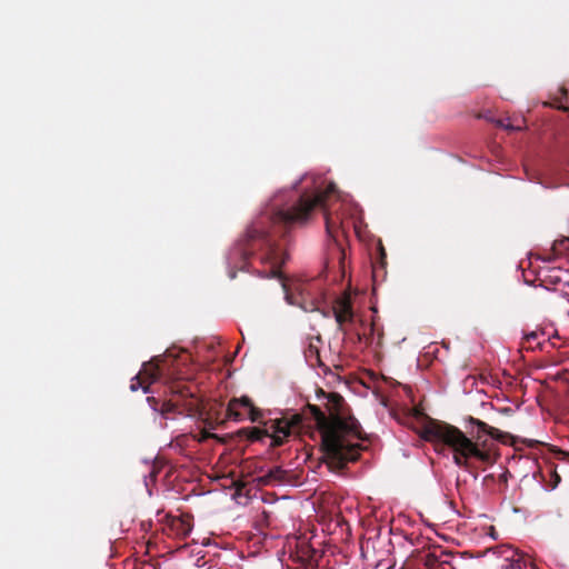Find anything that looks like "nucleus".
<instances>
[{
	"label": "nucleus",
	"mask_w": 569,
	"mask_h": 569,
	"mask_svg": "<svg viewBox=\"0 0 569 569\" xmlns=\"http://www.w3.org/2000/svg\"><path fill=\"white\" fill-rule=\"evenodd\" d=\"M320 345L322 340L319 336L309 338L308 349L303 350V356H320Z\"/></svg>",
	"instance_id": "nucleus-13"
},
{
	"label": "nucleus",
	"mask_w": 569,
	"mask_h": 569,
	"mask_svg": "<svg viewBox=\"0 0 569 569\" xmlns=\"http://www.w3.org/2000/svg\"><path fill=\"white\" fill-rule=\"evenodd\" d=\"M246 416H248L252 422H258L262 413L253 406L251 399L247 396L239 399H231L228 403L227 417L233 420H242Z\"/></svg>",
	"instance_id": "nucleus-7"
},
{
	"label": "nucleus",
	"mask_w": 569,
	"mask_h": 569,
	"mask_svg": "<svg viewBox=\"0 0 569 569\" xmlns=\"http://www.w3.org/2000/svg\"><path fill=\"white\" fill-rule=\"evenodd\" d=\"M312 361H310V366L315 369H317V373L319 376H323L325 378H329V383H335V382H338L340 381V375H339V370H342V365L341 363H333V368L336 371H333L328 365H326L323 361H322V358L320 357H317V358H311Z\"/></svg>",
	"instance_id": "nucleus-10"
},
{
	"label": "nucleus",
	"mask_w": 569,
	"mask_h": 569,
	"mask_svg": "<svg viewBox=\"0 0 569 569\" xmlns=\"http://www.w3.org/2000/svg\"><path fill=\"white\" fill-rule=\"evenodd\" d=\"M326 179L313 173H305L296 180L290 189H280L263 206L260 214L247 228L227 253L228 276L236 278L237 270L249 271V257L257 254L262 264L269 270L260 271L262 278L281 279L280 268L288 259L284 250L289 227L295 222L306 221L316 207L323 210L328 236L335 238V232L343 227L345 218H356L358 204L337 194L341 202L328 203L337 190L333 182L325 188Z\"/></svg>",
	"instance_id": "nucleus-1"
},
{
	"label": "nucleus",
	"mask_w": 569,
	"mask_h": 569,
	"mask_svg": "<svg viewBox=\"0 0 569 569\" xmlns=\"http://www.w3.org/2000/svg\"><path fill=\"white\" fill-rule=\"evenodd\" d=\"M281 287L287 303L298 306L307 312L319 311L323 318L333 317L338 329H345L355 320V311L349 296L338 298L331 308L320 309V299L311 292L309 283L296 282L289 286L281 280Z\"/></svg>",
	"instance_id": "nucleus-4"
},
{
	"label": "nucleus",
	"mask_w": 569,
	"mask_h": 569,
	"mask_svg": "<svg viewBox=\"0 0 569 569\" xmlns=\"http://www.w3.org/2000/svg\"><path fill=\"white\" fill-rule=\"evenodd\" d=\"M164 411H172L174 408V405L172 402H167L163 405Z\"/></svg>",
	"instance_id": "nucleus-16"
},
{
	"label": "nucleus",
	"mask_w": 569,
	"mask_h": 569,
	"mask_svg": "<svg viewBox=\"0 0 569 569\" xmlns=\"http://www.w3.org/2000/svg\"><path fill=\"white\" fill-rule=\"evenodd\" d=\"M302 421L303 418L299 413H295L291 418L271 420V447L282 446L293 430H299L301 428Z\"/></svg>",
	"instance_id": "nucleus-6"
},
{
	"label": "nucleus",
	"mask_w": 569,
	"mask_h": 569,
	"mask_svg": "<svg viewBox=\"0 0 569 569\" xmlns=\"http://www.w3.org/2000/svg\"><path fill=\"white\" fill-rule=\"evenodd\" d=\"M160 356H161V357H164V356H168V355H167V353H161Z\"/></svg>",
	"instance_id": "nucleus-21"
},
{
	"label": "nucleus",
	"mask_w": 569,
	"mask_h": 569,
	"mask_svg": "<svg viewBox=\"0 0 569 569\" xmlns=\"http://www.w3.org/2000/svg\"><path fill=\"white\" fill-rule=\"evenodd\" d=\"M469 422L478 428L476 433H471V438L455 426L432 419L423 425L421 437L436 446L442 445L451 449L455 463L466 470H470L471 460L493 465L496 455L486 436L503 442L509 435L473 417L469 418Z\"/></svg>",
	"instance_id": "nucleus-3"
},
{
	"label": "nucleus",
	"mask_w": 569,
	"mask_h": 569,
	"mask_svg": "<svg viewBox=\"0 0 569 569\" xmlns=\"http://www.w3.org/2000/svg\"><path fill=\"white\" fill-rule=\"evenodd\" d=\"M556 455L559 460L569 461V452L558 449Z\"/></svg>",
	"instance_id": "nucleus-14"
},
{
	"label": "nucleus",
	"mask_w": 569,
	"mask_h": 569,
	"mask_svg": "<svg viewBox=\"0 0 569 569\" xmlns=\"http://www.w3.org/2000/svg\"><path fill=\"white\" fill-rule=\"evenodd\" d=\"M191 516H168L167 517V530L168 535L179 539H184L189 536L192 530Z\"/></svg>",
	"instance_id": "nucleus-8"
},
{
	"label": "nucleus",
	"mask_w": 569,
	"mask_h": 569,
	"mask_svg": "<svg viewBox=\"0 0 569 569\" xmlns=\"http://www.w3.org/2000/svg\"><path fill=\"white\" fill-rule=\"evenodd\" d=\"M317 398H326L328 416L316 405L308 403L307 408L312 415L321 437V449L328 462L339 469L347 463L358 460L360 446L352 443L350 437L362 439L361 426L351 416L343 397L337 392H325L317 388Z\"/></svg>",
	"instance_id": "nucleus-2"
},
{
	"label": "nucleus",
	"mask_w": 569,
	"mask_h": 569,
	"mask_svg": "<svg viewBox=\"0 0 569 569\" xmlns=\"http://www.w3.org/2000/svg\"><path fill=\"white\" fill-rule=\"evenodd\" d=\"M439 352V350L436 348L435 350H428L422 356H435V353Z\"/></svg>",
	"instance_id": "nucleus-17"
},
{
	"label": "nucleus",
	"mask_w": 569,
	"mask_h": 569,
	"mask_svg": "<svg viewBox=\"0 0 569 569\" xmlns=\"http://www.w3.org/2000/svg\"><path fill=\"white\" fill-rule=\"evenodd\" d=\"M241 433L246 435L250 441H260L264 437L272 439L271 420L266 429H261L259 427L244 428L241 430Z\"/></svg>",
	"instance_id": "nucleus-12"
},
{
	"label": "nucleus",
	"mask_w": 569,
	"mask_h": 569,
	"mask_svg": "<svg viewBox=\"0 0 569 569\" xmlns=\"http://www.w3.org/2000/svg\"><path fill=\"white\" fill-rule=\"evenodd\" d=\"M498 124H499L500 127H503V128L508 129V130H519V129H520V127H513V126H511V124H509V123H505V121H503V120H499V121H498Z\"/></svg>",
	"instance_id": "nucleus-15"
},
{
	"label": "nucleus",
	"mask_w": 569,
	"mask_h": 569,
	"mask_svg": "<svg viewBox=\"0 0 569 569\" xmlns=\"http://www.w3.org/2000/svg\"><path fill=\"white\" fill-rule=\"evenodd\" d=\"M561 93H562V96H566L567 91L565 89H561Z\"/></svg>",
	"instance_id": "nucleus-20"
},
{
	"label": "nucleus",
	"mask_w": 569,
	"mask_h": 569,
	"mask_svg": "<svg viewBox=\"0 0 569 569\" xmlns=\"http://www.w3.org/2000/svg\"><path fill=\"white\" fill-rule=\"evenodd\" d=\"M550 346L551 343L545 339L543 332H530L522 338L520 352L535 351L536 348H539L541 351L549 352L547 348Z\"/></svg>",
	"instance_id": "nucleus-9"
},
{
	"label": "nucleus",
	"mask_w": 569,
	"mask_h": 569,
	"mask_svg": "<svg viewBox=\"0 0 569 569\" xmlns=\"http://www.w3.org/2000/svg\"><path fill=\"white\" fill-rule=\"evenodd\" d=\"M288 480V471L281 467L271 468L264 476L260 478L263 485H280Z\"/></svg>",
	"instance_id": "nucleus-11"
},
{
	"label": "nucleus",
	"mask_w": 569,
	"mask_h": 569,
	"mask_svg": "<svg viewBox=\"0 0 569 569\" xmlns=\"http://www.w3.org/2000/svg\"><path fill=\"white\" fill-rule=\"evenodd\" d=\"M238 353H239V348H237V350L231 356H238Z\"/></svg>",
	"instance_id": "nucleus-19"
},
{
	"label": "nucleus",
	"mask_w": 569,
	"mask_h": 569,
	"mask_svg": "<svg viewBox=\"0 0 569 569\" xmlns=\"http://www.w3.org/2000/svg\"><path fill=\"white\" fill-rule=\"evenodd\" d=\"M167 358H150L142 365L139 373L132 378L130 389L137 391L141 388L144 392L149 391V385L158 380L163 375V363Z\"/></svg>",
	"instance_id": "nucleus-5"
},
{
	"label": "nucleus",
	"mask_w": 569,
	"mask_h": 569,
	"mask_svg": "<svg viewBox=\"0 0 569 569\" xmlns=\"http://www.w3.org/2000/svg\"><path fill=\"white\" fill-rule=\"evenodd\" d=\"M559 481H560V477L558 475H556V482H555L553 487H556Z\"/></svg>",
	"instance_id": "nucleus-18"
}]
</instances>
